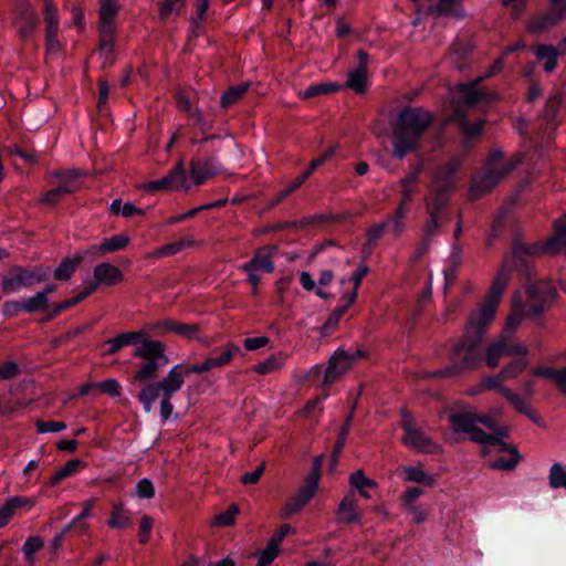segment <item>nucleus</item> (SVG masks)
<instances>
[{
  "instance_id": "nucleus-1",
  "label": "nucleus",
  "mask_w": 566,
  "mask_h": 566,
  "mask_svg": "<svg viewBox=\"0 0 566 566\" xmlns=\"http://www.w3.org/2000/svg\"><path fill=\"white\" fill-rule=\"evenodd\" d=\"M105 345L108 346L106 355H114L125 346H135L133 356L139 358L142 364L134 373V382L144 384L156 379L158 371L169 363L164 343L147 338L142 332L118 334L106 340Z\"/></svg>"
},
{
  "instance_id": "nucleus-2",
  "label": "nucleus",
  "mask_w": 566,
  "mask_h": 566,
  "mask_svg": "<svg viewBox=\"0 0 566 566\" xmlns=\"http://www.w3.org/2000/svg\"><path fill=\"white\" fill-rule=\"evenodd\" d=\"M479 319L472 325V317L469 316L464 334L451 348L450 364L433 373L437 377H457L468 370L476 369L481 364L480 345L489 327Z\"/></svg>"
},
{
  "instance_id": "nucleus-3",
  "label": "nucleus",
  "mask_w": 566,
  "mask_h": 566,
  "mask_svg": "<svg viewBox=\"0 0 566 566\" xmlns=\"http://www.w3.org/2000/svg\"><path fill=\"white\" fill-rule=\"evenodd\" d=\"M433 120V115L421 107H406L392 126V154L401 159L419 147V140Z\"/></svg>"
},
{
  "instance_id": "nucleus-4",
  "label": "nucleus",
  "mask_w": 566,
  "mask_h": 566,
  "mask_svg": "<svg viewBox=\"0 0 566 566\" xmlns=\"http://www.w3.org/2000/svg\"><path fill=\"white\" fill-rule=\"evenodd\" d=\"M182 365H175L160 381H147L138 394V400L146 412H150L155 402L160 398V416L168 420L174 407L171 397L179 391L185 382V373H181Z\"/></svg>"
},
{
  "instance_id": "nucleus-5",
  "label": "nucleus",
  "mask_w": 566,
  "mask_h": 566,
  "mask_svg": "<svg viewBox=\"0 0 566 566\" xmlns=\"http://www.w3.org/2000/svg\"><path fill=\"white\" fill-rule=\"evenodd\" d=\"M556 296V291L551 282L538 281L532 284L527 290V311L524 313L517 301H514L513 313L507 317L506 324L500 336L510 340L516 328L518 327L524 315L537 316L547 305H549Z\"/></svg>"
},
{
  "instance_id": "nucleus-6",
  "label": "nucleus",
  "mask_w": 566,
  "mask_h": 566,
  "mask_svg": "<svg viewBox=\"0 0 566 566\" xmlns=\"http://www.w3.org/2000/svg\"><path fill=\"white\" fill-rule=\"evenodd\" d=\"M518 163L520 160L516 158L503 161L502 150L493 149L486 159L483 172L478 174L472 180L471 199H476L493 189L507 174L515 169Z\"/></svg>"
},
{
  "instance_id": "nucleus-7",
  "label": "nucleus",
  "mask_w": 566,
  "mask_h": 566,
  "mask_svg": "<svg viewBox=\"0 0 566 566\" xmlns=\"http://www.w3.org/2000/svg\"><path fill=\"white\" fill-rule=\"evenodd\" d=\"M49 270L42 268L25 269L19 265L12 266L8 274L2 276L1 290L4 294H13L23 289H29L41 282L48 276Z\"/></svg>"
},
{
  "instance_id": "nucleus-8",
  "label": "nucleus",
  "mask_w": 566,
  "mask_h": 566,
  "mask_svg": "<svg viewBox=\"0 0 566 566\" xmlns=\"http://www.w3.org/2000/svg\"><path fill=\"white\" fill-rule=\"evenodd\" d=\"M507 281V270L501 269L490 287L486 300L482 302L476 310L470 313L469 316L472 317V325L475 324V319H479L488 325L492 324L495 317L496 307L506 287Z\"/></svg>"
},
{
  "instance_id": "nucleus-9",
  "label": "nucleus",
  "mask_w": 566,
  "mask_h": 566,
  "mask_svg": "<svg viewBox=\"0 0 566 566\" xmlns=\"http://www.w3.org/2000/svg\"><path fill=\"white\" fill-rule=\"evenodd\" d=\"M318 482L319 467L318 463H315L313 470L305 479L304 484L300 491L284 504L281 512V517H290L298 513L317 492Z\"/></svg>"
},
{
  "instance_id": "nucleus-10",
  "label": "nucleus",
  "mask_w": 566,
  "mask_h": 566,
  "mask_svg": "<svg viewBox=\"0 0 566 566\" xmlns=\"http://www.w3.org/2000/svg\"><path fill=\"white\" fill-rule=\"evenodd\" d=\"M401 428L405 432L402 442L408 448L422 453H436L439 446L417 428L410 415L403 412Z\"/></svg>"
},
{
  "instance_id": "nucleus-11",
  "label": "nucleus",
  "mask_w": 566,
  "mask_h": 566,
  "mask_svg": "<svg viewBox=\"0 0 566 566\" xmlns=\"http://www.w3.org/2000/svg\"><path fill=\"white\" fill-rule=\"evenodd\" d=\"M484 77H478L472 82L462 83L450 91L452 103L463 104L464 106H473L481 101H495L500 98L497 92L490 94L483 93L479 90V84Z\"/></svg>"
},
{
  "instance_id": "nucleus-12",
  "label": "nucleus",
  "mask_w": 566,
  "mask_h": 566,
  "mask_svg": "<svg viewBox=\"0 0 566 566\" xmlns=\"http://www.w3.org/2000/svg\"><path fill=\"white\" fill-rule=\"evenodd\" d=\"M144 188L148 191L188 190L190 185L188 184L184 161L180 160L165 177L147 182Z\"/></svg>"
},
{
  "instance_id": "nucleus-13",
  "label": "nucleus",
  "mask_w": 566,
  "mask_h": 566,
  "mask_svg": "<svg viewBox=\"0 0 566 566\" xmlns=\"http://www.w3.org/2000/svg\"><path fill=\"white\" fill-rule=\"evenodd\" d=\"M13 24L23 41H29L33 38L39 25V18L29 2L23 0L15 6Z\"/></svg>"
},
{
  "instance_id": "nucleus-14",
  "label": "nucleus",
  "mask_w": 566,
  "mask_h": 566,
  "mask_svg": "<svg viewBox=\"0 0 566 566\" xmlns=\"http://www.w3.org/2000/svg\"><path fill=\"white\" fill-rule=\"evenodd\" d=\"M240 353V347L230 343L221 348L219 356H210L206 358L201 364L181 367V373L189 374H203L211 369L222 368L230 364L232 358Z\"/></svg>"
},
{
  "instance_id": "nucleus-15",
  "label": "nucleus",
  "mask_w": 566,
  "mask_h": 566,
  "mask_svg": "<svg viewBox=\"0 0 566 566\" xmlns=\"http://www.w3.org/2000/svg\"><path fill=\"white\" fill-rule=\"evenodd\" d=\"M449 421L455 432L470 433L471 440L475 431H482L481 429L475 428L476 423H482L489 429H493V420L491 417L478 416L476 413L467 410H460L451 413Z\"/></svg>"
},
{
  "instance_id": "nucleus-16",
  "label": "nucleus",
  "mask_w": 566,
  "mask_h": 566,
  "mask_svg": "<svg viewBox=\"0 0 566 566\" xmlns=\"http://www.w3.org/2000/svg\"><path fill=\"white\" fill-rule=\"evenodd\" d=\"M356 356H360V352H357L356 354H349L343 349L335 350L328 360V366L325 369L323 385H332L342 375L348 371L355 363Z\"/></svg>"
},
{
  "instance_id": "nucleus-17",
  "label": "nucleus",
  "mask_w": 566,
  "mask_h": 566,
  "mask_svg": "<svg viewBox=\"0 0 566 566\" xmlns=\"http://www.w3.org/2000/svg\"><path fill=\"white\" fill-rule=\"evenodd\" d=\"M42 11L45 22L46 51L51 54H56L60 51V42L57 40L59 15L53 0H43Z\"/></svg>"
},
{
  "instance_id": "nucleus-18",
  "label": "nucleus",
  "mask_w": 566,
  "mask_h": 566,
  "mask_svg": "<svg viewBox=\"0 0 566 566\" xmlns=\"http://www.w3.org/2000/svg\"><path fill=\"white\" fill-rule=\"evenodd\" d=\"M490 430L491 433L475 431L472 437V441L482 444L484 454L504 451H509L511 453V450H516L515 448L509 447L504 441L506 431L503 428H497L493 422V429Z\"/></svg>"
},
{
  "instance_id": "nucleus-19",
  "label": "nucleus",
  "mask_w": 566,
  "mask_h": 566,
  "mask_svg": "<svg viewBox=\"0 0 566 566\" xmlns=\"http://www.w3.org/2000/svg\"><path fill=\"white\" fill-rule=\"evenodd\" d=\"M453 105V115L450 120H454L458 123L460 129L464 134V140L461 145L463 151H468L469 149V140L478 135H480L483 130V122H478L473 125H470L467 119V109L463 104L452 103Z\"/></svg>"
},
{
  "instance_id": "nucleus-20",
  "label": "nucleus",
  "mask_w": 566,
  "mask_h": 566,
  "mask_svg": "<svg viewBox=\"0 0 566 566\" xmlns=\"http://www.w3.org/2000/svg\"><path fill=\"white\" fill-rule=\"evenodd\" d=\"M358 66L348 72L346 86L352 88L357 94H363L367 87V65L368 53L365 51L357 52Z\"/></svg>"
},
{
  "instance_id": "nucleus-21",
  "label": "nucleus",
  "mask_w": 566,
  "mask_h": 566,
  "mask_svg": "<svg viewBox=\"0 0 566 566\" xmlns=\"http://www.w3.org/2000/svg\"><path fill=\"white\" fill-rule=\"evenodd\" d=\"M335 514L337 522L340 524L360 523L363 514L358 509L353 491L343 497Z\"/></svg>"
},
{
  "instance_id": "nucleus-22",
  "label": "nucleus",
  "mask_w": 566,
  "mask_h": 566,
  "mask_svg": "<svg viewBox=\"0 0 566 566\" xmlns=\"http://www.w3.org/2000/svg\"><path fill=\"white\" fill-rule=\"evenodd\" d=\"M427 212L429 219L423 227L421 241L416 248V259L422 258L427 253L431 239L438 234L441 227V216H438L437 211L431 209H427Z\"/></svg>"
},
{
  "instance_id": "nucleus-23",
  "label": "nucleus",
  "mask_w": 566,
  "mask_h": 566,
  "mask_svg": "<svg viewBox=\"0 0 566 566\" xmlns=\"http://www.w3.org/2000/svg\"><path fill=\"white\" fill-rule=\"evenodd\" d=\"M565 17L566 13L556 10L549 4V8L545 13L530 20L527 30L531 33L545 32L546 30L558 24Z\"/></svg>"
},
{
  "instance_id": "nucleus-24",
  "label": "nucleus",
  "mask_w": 566,
  "mask_h": 566,
  "mask_svg": "<svg viewBox=\"0 0 566 566\" xmlns=\"http://www.w3.org/2000/svg\"><path fill=\"white\" fill-rule=\"evenodd\" d=\"M94 281L90 282L91 285H96V289L101 284L116 285L123 281L124 275L120 270L108 263H99L93 270Z\"/></svg>"
},
{
  "instance_id": "nucleus-25",
  "label": "nucleus",
  "mask_w": 566,
  "mask_h": 566,
  "mask_svg": "<svg viewBox=\"0 0 566 566\" xmlns=\"http://www.w3.org/2000/svg\"><path fill=\"white\" fill-rule=\"evenodd\" d=\"M129 243V237L120 233L105 239L102 243L92 245L85 253L94 256H102L106 253L125 249Z\"/></svg>"
},
{
  "instance_id": "nucleus-26",
  "label": "nucleus",
  "mask_w": 566,
  "mask_h": 566,
  "mask_svg": "<svg viewBox=\"0 0 566 566\" xmlns=\"http://www.w3.org/2000/svg\"><path fill=\"white\" fill-rule=\"evenodd\" d=\"M218 171L219 165L213 158L206 159L203 163L196 160L190 163L189 175L195 185L203 184Z\"/></svg>"
},
{
  "instance_id": "nucleus-27",
  "label": "nucleus",
  "mask_w": 566,
  "mask_h": 566,
  "mask_svg": "<svg viewBox=\"0 0 566 566\" xmlns=\"http://www.w3.org/2000/svg\"><path fill=\"white\" fill-rule=\"evenodd\" d=\"M27 505L31 509L34 506V502L24 496H12L7 499L0 507V527L6 526L10 522L18 509Z\"/></svg>"
},
{
  "instance_id": "nucleus-28",
  "label": "nucleus",
  "mask_w": 566,
  "mask_h": 566,
  "mask_svg": "<svg viewBox=\"0 0 566 566\" xmlns=\"http://www.w3.org/2000/svg\"><path fill=\"white\" fill-rule=\"evenodd\" d=\"M242 269L244 271L271 273L274 270V264L272 262V249H260L254 256L242 266Z\"/></svg>"
},
{
  "instance_id": "nucleus-29",
  "label": "nucleus",
  "mask_w": 566,
  "mask_h": 566,
  "mask_svg": "<svg viewBox=\"0 0 566 566\" xmlns=\"http://www.w3.org/2000/svg\"><path fill=\"white\" fill-rule=\"evenodd\" d=\"M462 164L460 156L453 157L434 177L437 188L451 189L453 186V177Z\"/></svg>"
},
{
  "instance_id": "nucleus-30",
  "label": "nucleus",
  "mask_w": 566,
  "mask_h": 566,
  "mask_svg": "<svg viewBox=\"0 0 566 566\" xmlns=\"http://www.w3.org/2000/svg\"><path fill=\"white\" fill-rule=\"evenodd\" d=\"M348 481L352 490L357 491L366 500L371 499L369 489H376L378 485L375 480L367 478L361 469L350 473Z\"/></svg>"
},
{
  "instance_id": "nucleus-31",
  "label": "nucleus",
  "mask_w": 566,
  "mask_h": 566,
  "mask_svg": "<svg viewBox=\"0 0 566 566\" xmlns=\"http://www.w3.org/2000/svg\"><path fill=\"white\" fill-rule=\"evenodd\" d=\"M99 31H116L114 20L118 11L117 0H99Z\"/></svg>"
},
{
  "instance_id": "nucleus-32",
  "label": "nucleus",
  "mask_w": 566,
  "mask_h": 566,
  "mask_svg": "<svg viewBox=\"0 0 566 566\" xmlns=\"http://www.w3.org/2000/svg\"><path fill=\"white\" fill-rule=\"evenodd\" d=\"M196 244H197V242L193 239H191L189 237H185L176 242H170V243H167V244H164V245L157 248L151 253H149L147 256L155 258V259L172 256V255L180 253L184 249L193 247Z\"/></svg>"
},
{
  "instance_id": "nucleus-33",
  "label": "nucleus",
  "mask_w": 566,
  "mask_h": 566,
  "mask_svg": "<svg viewBox=\"0 0 566 566\" xmlns=\"http://www.w3.org/2000/svg\"><path fill=\"white\" fill-rule=\"evenodd\" d=\"M509 353V340L499 336V338L492 342L485 349L484 361L491 367L495 368L499 366L501 357Z\"/></svg>"
},
{
  "instance_id": "nucleus-34",
  "label": "nucleus",
  "mask_w": 566,
  "mask_h": 566,
  "mask_svg": "<svg viewBox=\"0 0 566 566\" xmlns=\"http://www.w3.org/2000/svg\"><path fill=\"white\" fill-rule=\"evenodd\" d=\"M177 335L184 337L187 340H197L203 346H210L213 339L203 335L198 324H186L179 323L177 327Z\"/></svg>"
},
{
  "instance_id": "nucleus-35",
  "label": "nucleus",
  "mask_w": 566,
  "mask_h": 566,
  "mask_svg": "<svg viewBox=\"0 0 566 566\" xmlns=\"http://www.w3.org/2000/svg\"><path fill=\"white\" fill-rule=\"evenodd\" d=\"M116 31H99V57L103 65H111L114 61V42Z\"/></svg>"
},
{
  "instance_id": "nucleus-36",
  "label": "nucleus",
  "mask_w": 566,
  "mask_h": 566,
  "mask_svg": "<svg viewBox=\"0 0 566 566\" xmlns=\"http://www.w3.org/2000/svg\"><path fill=\"white\" fill-rule=\"evenodd\" d=\"M286 357L287 356L282 353L271 355L266 359L255 365L253 369L260 375L279 373L284 367Z\"/></svg>"
},
{
  "instance_id": "nucleus-37",
  "label": "nucleus",
  "mask_w": 566,
  "mask_h": 566,
  "mask_svg": "<svg viewBox=\"0 0 566 566\" xmlns=\"http://www.w3.org/2000/svg\"><path fill=\"white\" fill-rule=\"evenodd\" d=\"M534 53L537 60L544 62V70L546 72H553L557 65V59L559 52L553 45L541 44L534 49Z\"/></svg>"
},
{
  "instance_id": "nucleus-38",
  "label": "nucleus",
  "mask_w": 566,
  "mask_h": 566,
  "mask_svg": "<svg viewBox=\"0 0 566 566\" xmlns=\"http://www.w3.org/2000/svg\"><path fill=\"white\" fill-rule=\"evenodd\" d=\"M398 472H402L403 480L406 482L422 483L426 485H433L434 479L423 471L421 465H405L398 469Z\"/></svg>"
},
{
  "instance_id": "nucleus-39",
  "label": "nucleus",
  "mask_w": 566,
  "mask_h": 566,
  "mask_svg": "<svg viewBox=\"0 0 566 566\" xmlns=\"http://www.w3.org/2000/svg\"><path fill=\"white\" fill-rule=\"evenodd\" d=\"M542 253H547L545 243L539 245L536 243L528 244L525 242H516L513 248V256L516 262H524L527 258H535Z\"/></svg>"
},
{
  "instance_id": "nucleus-40",
  "label": "nucleus",
  "mask_w": 566,
  "mask_h": 566,
  "mask_svg": "<svg viewBox=\"0 0 566 566\" xmlns=\"http://www.w3.org/2000/svg\"><path fill=\"white\" fill-rule=\"evenodd\" d=\"M409 212V208H406L405 205H398L397 209L392 214L388 217V219L384 220L387 222V228L389 231L397 238L399 237L406 229V217Z\"/></svg>"
},
{
  "instance_id": "nucleus-41",
  "label": "nucleus",
  "mask_w": 566,
  "mask_h": 566,
  "mask_svg": "<svg viewBox=\"0 0 566 566\" xmlns=\"http://www.w3.org/2000/svg\"><path fill=\"white\" fill-rule=\"evenodd\" d=\"M368 273V268L365 264H361L350 276L342 277L339 280L340 285H346L352 283V287L347 289L345 292L349 294V302H355L357 298L358 289L363 277Z\"/></svg>"
},
{
  "instance_id": "nucleus-42",
  "label": "nucleus",
  "mask_w": 566,
  "mask_h": 566,
  "mask_svg": "<svg viewBox=\"0 0 566 566\" xmlns=\"http://www.w3.org/2000/svg\"><path fill=\"white\" fill-rule=\"evenodd\" d=\"M434 3V9L432 11L438 12L441 15H450L453 14L457 18H464L467 15L465 10H458L457 7L460 6L463 0H429Z\"/></svg>"
},
{
  "instance_id": "nucleus-43",
  "label": "nucleus",
  "mask_w": 566,
  "mask_h": 566,
  "mask_svg": "<svg viewBox=\"0 0 566 566\" xmlns=\"http://www.w3.org/2000/svg\"><path fill=\"white\" fill-rule=\"evenodd\" d=\"M501 395L518 411L527 416L534 422H537V418L532 413L530 407L525 403L521 396L511 390L510 388H501Z\"/></svg>"
},
{
  "instance_id": "nucleus-44",
  "label": "nucleus",
  "mask_w": 566,
  "mask_h": 566,
  "mask_svg": "<svg viewBox=\"0 0 566 566\" xmlns=\"http://www.w3.org/2000/svg\"><path fill=\"white\" fill-rule=\"evenodd\" d=\"M52 177L57 179V187H67L70 188V193L76 191V180L83 176L81 170L71 169V170H59L53 171L51 174Z\"/></svg>"
},
{
  "instance_id": "nucleus-45",
  "label": "nucleus",
  "mask_w": 566,
  "mask_h": 566,
  "mask_svg": "<svg viewBox=\"0 0 566 566\" xmlns=\"http://www.w3.org/2000/svg\"><path fill=\"white\" fill-rule=\"evenodd\" d=\"M339 88V85L336 83H316L307 86L305 90L298 93L301 98H311L315 96L325 95L332 92H335Z\"/></svg>"
},
{
  "instance_id": "nucleus-46",
  "label": "nucleus",
  "mask_w": 566,
  "mask_h": 566,
  "mask_svg": "<svg viewBox=\"0 0 566 566\" xmlns=\"http://www.w3.org/2000/svg\"><path fill=\"white\" fill-rule=\"evenodd\" d=\"M107 524L113 528H125L130 525V518L122 503H117L113 506Z\"/></svg>"
},
{
  "instance_id": "nucleus-47",
  "label": "nucleus",
  "mask_w": 566,
  "mask_h": 566,
  "mask_svg": "<svg viewBox=\"0 0 566 566\" xmlns=\"http://www.w3.org/2000/svg\"><path fill=\"white\" fill-rule=\"evenodd\" d=\"M109 210L113 214L123 216L125 218L133 217L135 214H144V210L136 207L132 202L123 203L122 200L115 199L109 206Z\"/></svg>"
},
{
  "instance_id": "nucleus-48",
  "label": "nucleus",
  "mask_w": 566,
  "mask_h": 566,
  "mask_svg": "<svg viewBox=\"0 0 566 566\" xmlns=\"http://www.w3.org/2000/svg\"><path fill=\"white\" fill-rule=\"evenodd\" d=\"M548 483L552 489L564 488L566 490V469L562 463L556 462L552 464L548 473Z\"/></svg>"
},
{
  "instance_id": "nucleus-49",
  "label": "nucleus",
  "mask_w": 566,
  "mask_h": 566,
  "mask_svg": "<svg viewBox=\"0 0 566 566\" xmlns=\"http://www.w3.org/2000/svg\"><path fill=\"white\" fill-rule=\"evenodd\" d=\"M354 412H355V405H353L348 416L346 417L345 419V422L339 431V434H338V438H337V441L334 446V450H333V459L336 461L338 459V455L339 453L342 452L343 448H344V444H345V441H346V438H347V434L349 432V429H350V424H352V420L354 418Z\"/></svg>"
},
{
  "instance_id": "nucleus-50",
  "label": "nucleus",
  "mask_w": 566,
  "mask_h": 566,
  "mask_svg": "<svg viewBox=\"0 0 566 566\" xmlns=\"http://www.w3.org/2000/svg\"><path fill=\"white\" fill-rule=\"evenodd\" d=\"M249 83H242L240 85L230 87L221 96L220 104L222 107H229L238 102L248 91Z\"/></svg>"
},
{
  "instance_id": "nucleus-51",
  "label": "nucleus",
  "mask_w": 566,
  "mask_h": 566,
  "mask_svg": "<svg viewBox=\"0 0 566 566\" xmlns=\"http://www.w3.org/2000/svg\"><path fill=\"white\" fill-rule=\"evenodd\" d=\"M49 306V297L44 295V293L36 292L31 297L24 301V312L28 313H36L43 312Z\"/></svg>"
},
{
  "instance_id": "nucleus-52",
  "label": "nucleus",
  "mask_w": 566,
  "mask_h": 566,
  "mask_svg": "<svg viewBox=\"0 0 566 566\" xmlns=\"http://www.w3.org/2000/svg\"><path fill=\"white\" fill-rule=\"evenodd\" d=\"M82 261V258L64 259L54 271V277L57 280H67L74 273L76 265Z\"/></svg>"
},
{
  "instance_id": "nucleus-53",
  "label": "nucleus",
  "mask_w": 566,
  "mask_h": 566,
  "mask_svg": "<svg viewBox=\"0 0 566 566\" xmlns=\"http://www.w3.org/2000/svg\"><path fill=\"white\" fill-rule=\"evenodd\" d=\"M44 546V541L40 536H29L22 547L25 559L29 564L34 563V553L39 552Z\"/></svg>"
},
{
  "instance_id": "nucleus-54",
  "label": "nucleus",
  "mask_w": 566,
  "mask_h": 566,
  "mask_svg": "<svg viewBox=\"0 0 566 566\" xmlns=\"http://www.w3.org/2000/svg\"><path fill=\"white\" fill-rule=\"evenodd\" d=\"M527 366L528 360L526 358H521L502 368L501 374L505 380L512 379L517 377Z\"/></svg>"
},
{
  "instance_id": "nucleus-55",
  "label": "nucleus",
  "mask_w": 566,
  "mask_h": 566,
  "mask_svg": "<svg viewBox=\"0 0 566 566\" xmlns=\"http://www.w3.org/2000/svg\"><path fill=\"white\" fill-rule=\"evenodd\" d=\"M239 513L237 505H231L227 511L218 514L213 520L216 526H231L235 522V516Z\"/></svg>"
},
{
  "instance_id": "nucleus-56",
  "label": "nucleus",
  "mask_w": 566,
  "mask_h": 566,
  "mask_svg": "<svg viewBox=\"0 0 566 566\" xmlns=\"http://www.w3.org/2000/svg\"><path fill=\"white\" fill-rule=\"evenodd\" d=\"M520 461V455L517 450H511V457L509 459H499L495 461H492L490 463V467L494 470H513L516 468Z\"/></svg>"
},
{
  "instance_id": "nucleus-57",
  "label": "nucleus",
  "mask_w": 566,
  "mask_h": 566,
  "mask_svg": "<svg viewBox=\"0 0 566 566\" xmlns=\"http://www.w3.org/2000/svg\"><path fill=\"white\" fill-rule=\"evenodd\" d=\"M461 250L458 247H452L450 255L447 260V268L443 270L446 279L453 276L457 272L458 266L461 263Z\"/></svg>"
},
{
  "instance_id": "nucleus-58",
  "label": "nucleus",
  "mask_w": 566,
  "mask_h": 566,
  "mask_svg": "<svg viewBox=\"0 0 566 566\" xmlns=\"http://www.w3.org/2000/svg\"><path fill=\"white\" fill-rule=\"evenodd\" d=\"M279 553V547L271 543H268L265 548L259 553L256 566H269L277 557Z\"/></svg>"
},
{
  "instance_id": "nucleus-59",
  "label": "nucleus",
  "mask_w": 566,
  "mask_h": 566,
  "mask_svg": "<svg viewBox=\"0 0 566 566\" xmlns=\"http://www.w3.org/2000/svg\"><path fill=\"white\" fill-rule=\"evenodd\" d=\"M35 426L39 433L61 432L66 429V424L62 421H43L39 419Z\"/></svg>"
},
{
  "instance_id": "nucleus-60",
  "label": "nucleus",
  "mask_w": 566,
  "mask_h": 566,
  "mask_svg": "<svg viewBox=\"0 0 566 566\" xmlns=\"http://www.w3.org/2000/svg\"><path fill=\"white\" fill-rule=\"evenodd\" d=\"M450 189H446V188L443 189L441 187L437 188L436 185L433 184L432 185V191L436 192V197L433 199V202L431 205H429L427 207V209L434 210V211H437L438 216H441L440 211H441V209L443 208V206L447 202V192Z\"/></svg>"
},
{
  "instance_id": "nucleus-61",
  "label": "nucleus",
  "mask_w": 566,
  "mask_h": 566,
  "mask_svg": "<svg viewBox=\"0 0 566 566\" xmlns=\"http://www.w3.org/2000/svg\"><path fill=\"white\" fill-rule=\"evenodd\" d=\"M334 280V273L331 270H324L321 272L318 277V286L315 290V293L318 297L323 300H327L331 295L323 290V286H326L332 283Z\"/></svg>"
},
{
  "instance_id": "nucleus-62",
  "label": "nucleus",
  "mask_w": 566,
  "mask_h": 566,
  "mask_svg": "<svg viewBox=\"0 0 566 566\" xmlns=\"http://www.w3.org/2000/svg\"><path fill=\"white\" fill-rule=\"evenodd\" d=\"M70 190L71 189L66 186L52 188L44 193L40 201L48 205H54L59 202L64 195L70 193Z\"/></svg>"
},
{
  "instance_id": "nucleus-63",
  "label": "nucleus",
  "mask_w": 566,
  "mask_h": 566,
  "mask_svg": "<svg viewBox=\"0 0 566 566\" xmlns=\"http://www.w3.org/2000/svg\"><path fill=\"white\" fill-rule=\"evenodd\" d=\"M96 387L112 397H118L122 390L119 382L115 378H108L104 381L96 382Z\"/></svg>"
},
{
  "instance_id": "nucleus-64",
  "label": "nucleus",
  "mask_w": 566,
  "mask_h": 566,
  "mask_svg": "<svg viewBox=\"0 0 566 566\" xmlns=\"http://www.w3.org/2000/svg\"><path fill=\"white\" fill-rule=\"evenodd\" d=\"M153 525L154 520L150 516L144 515L142 517L138 532V538L142 544H146L149 541Z\"/></svg>"
}]
</instances>
